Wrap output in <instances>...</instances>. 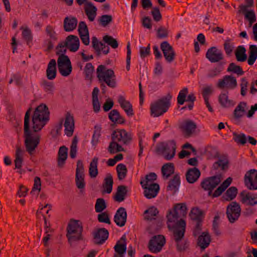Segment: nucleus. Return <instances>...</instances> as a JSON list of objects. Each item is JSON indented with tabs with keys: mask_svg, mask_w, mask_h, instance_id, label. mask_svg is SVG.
<instances>
[{
	"mask_svg": "<svg viewBox=\"0 0 257 257\" xmlns=\"http://www.w3.org/2000/svg\"><path fill=\"white\" fill-rule=\"evenodd\" d=\"M57 63L60 73L63 76H69L72 72V67L68 56L63 54L60 55L57 60Z\"/></svg>",
	"mask_w": 257,
	"mask_h": 257,
	"instance_id": "obj_6",
	"label": "nucleus"
},
{
	"mask_svg": "<svg viewBox=\"0 0 257 257\" xmlns=\"http://www.w3.org/2000/svg\"><path fill=\"white\" fill-rule=\"evenodd\" d=\"M118 102L128 116H132L134 115V113L133 112L132 105L130 101L126 100L122 95H119L118 96Z\"/></svg>",
	"mask_w": 257,
	"mask_h": 257,
	"instance_id": "obj_28",
	"label": "nucleus"
},
{
	"mask_svg": "<svg viewBox=\"0 0 257 257\" xmlns=\"http://www.w3.org/2000/svg\"><path fill=\"white\" fill-rule=\"evenodd\" d=\"M113 181L112 175L108 174L104 180L103 184V192L109 194L112 190Z\"/></svg>",
	"mask_w": 257,
	"mask_h": 257,
	"instance_id": "obj_38",
	"label": "nucleus"
},
{
	"mask_svg": "<svg viewBox=\"0 0 257 257\" xmlns=\"http://www.w3.org/2000/svg\"><path fill=\"white\" fill-rule=\"evenodd\" d=\"M107 149L108 151L111 154L124 151L121 145L117 141H114V140H112L110 142Z\"/></svg>",
	"mask_w": 257,
	"mask_h": 257,
	"instance_id": "obj_43",
	"label": "nucleus"
},
{
	"mask_svg": "<svg viewBox=\"0 0 257 257\" xmlns=\"http://www.w3.org/2000/svg\"><path fill=\"white\" fill-rule=\"evenodd\" d=\"M227 93H221L218 97L219 102L223 107H229L234 105L233 101L228 99Z\"/></svg>",
	"mask_w": 257,
	"mask_h": 257,
	"instance_id": "obj_45",
	"label": "nucleus"
},
{
	"mask_svg": "<svg viewBox=\"0 0 257 257\" xmlns=\"http://www.w3.org/2000/svg\"><path fill=\"white\" fill-rule=\"evenodd\" d=\"M111 140L117 141L121 145H127L131 142L132 137L131 134L127 133L125 130L117 129L112 133Z\"/></svg>",
	"mask_w": 257,
	"mask_h": 257,
	"instance_id": "obj_10",
	"label": "nucleus"
},
{
	"mask_svg": "<svg viewBox=\"0 0 257 257\" xmlns=\"http://www.w3.org/2000/svg\"><path fill=\"white\" fill-rule=\"evenodd\" d=\"M233 136V140L238 144L244 145L247 142V137L243 133L238 134L234 132Z\"/></svg>",
	"mask_w": 257,
	"mask_h": 257,
	"instance_id": "obj_52",
	"label": "nucleus"
},
{
	"mask_svg": "<svg viewBox=\"0 0 257 257\" xmlns=\"http://www.w3.org/2000/svg\"><path fill=\"white\" fill-rule=\"evenodd\" d=\"M103 41L105 43H106L108 45H109L113 49L117 48L118 46L117 40L111 36H104L103 37Z\"/></svg>",
	"mask_w": 257,
	"mask_h": 257,
	"instance_id": "obj_54",
	"label": "nucleus"
},
{
	"mask_svg": "<svg viewBox=\"0 0 257 257\" xmlns=\"http://www.w3.org/2000/svg\"><path fill=\"white\" fill-rule=\"evenodd\" d=\"M206 57L211 63H215L223 60V55L221 50L212 47L207 50Z\"/></svg>",
	"mask_w": 257,
	"mask_h": 257,
	"instance_id": "obj_17",
	"label": "nucleus"
},
{
	"mask_svg": "<svg viewBox=\"0 0 257 257\" xmlns=\"http://www.w3.org/2000/svg\"><path fill=\"white\" fill-rule=\"evenodd\" d=\"M182 217L175 211L174 209L169 210V213L167 215L168 227L170 229L171 227L177 226V223Z\"/></svg>",
	"mask_w": 257,
	"mask_h": 257,
	"instance_id": "obj_25",
	"label": "nucleus"
},
{
	"mask_svg": "<svg viewBox=\"0 0 257 257\" xmlns=\"http://www.w3.org/2000/svg\"><path fill=\"white\" fill-rule=\"evenodd\" d=\"M236 60L238 62H244L247 59L246 49L243 46H239L235 51Z\"/></svg>",
	"mask_w": 257,
	"mask_h": 257,
	"instance_id": "obj_40",
	"label": "nucleus"
},
{
	"mask_svg": "<svg viewBox=\"0 0 257 257\" xmlns=\"http://www.w3.org/2000/svg\"><path fill=\"white\" fill-rule=\"evenodd\" d=\"M33 115L36 117L38 115L39 118H45L48 121L50 119V112L48 107L44 103H41L35 108Z\"/></svg>",
	"mask_w": 257,
	"mask_h": 257,
	"instance_id": "obj_23",
	"label": "nucleus"
},
{
	"mask_svg": "<svg viewBox=\"0 0 257 257\" xmlns=\"http://www.w3.org/2000/svg\"><path fill=\"white\" fill-rule=\"evenodd\" d=\"M174 209L179 214L181 217L186 216L187 214V207L185 203H178L176 204L174 207Z\"/></svg>",
	"mask_w": 257,
	"mask_h": 257,
	"instance_id": "obj_55",
	"label": "nucleus"
},
{
	"mask_svg": "<svg viewBox=\"0 0 257 257\" xmlns=\"http://www.w3.org/2000/svg\"><path fill=\"white\" fill-rule=\"evenodd\" d=\"M174 164L171 163H168L164 165L162 168V173L165 179H167L172 174L174 173Z\"/></svg>",
	"mask_w": 257,
	"mask_h": 257,
	"instance_id": "obj_39",
	"label": "nucleus"
},
{
	"mask_svg": "<svg viewBox=\"0 0 257 257\" xmlns=\"http://www.w3.org/2000/svg\"><path fill=\"white\" fill-rule=\"evenodd\" d=\"M180 184V176L178 174H176L168 182V185L167 186V190L173 191L175 193L178 191Z\"/></svg>",
	"mask_w": 257,
	"mask_h": 257,
	"instance_id": "obj_36",
	"label": "nucleus"
},
{
	"mask_svg": "<svg viewBox=\"0 0 257 257\" xmlns=\"http://www.w3.org/2000/svg\"><path fill=\"white\" fill-rule=\"evenodd\" d=\"M144 213L147 214L145 219L148 220H151L154 219V217L159 213V211L157 208L153 206L145 210Z\"/></svg>",
	"mask_w": 257,
	"mask_h": 257,
	"instance_id": "obj_50",
	"label": "nucleus"
},
{
	"mask_svg": "<svg viewBox=\"0 0 257 257\" xmlns=\"http://www.w3.org/2000/svg\"><path fill=\"white\" fill-rule=\"evenodd\" d=\"M68 156V149L64 146L61 147L59 148L58 154V166L62 168L63 167L65 163V161L67 158Z\"/></svg>",
	"mask_w": 257,
	"mask_h": 257,
	"instance_id": "obj_33",
	"label": "nucleus"
},
{
	"mask_svg": "<svg viewBox=\"0 0 257 257\" xmlns=\"http://www.w3.org/2000/svg\"><path fill=\"white\" fill-rule=\"evenodd\" d=\"M43 87L44 91L47 93H52L54 89V84L52 82L48 81L46 80H43L41 83Z\"/></svg>",
	"mask_w": 257,
	"mask_h": 257,
	"instance_id": "obj_58",
	"label": "nucleus"
},
{
	"mask_svg": "<svg viewBox=\"0 0 257 257\" xmlns=\"http://www.w3.org/2000/svg\"><path fill=\"white\" fill-rule=\"evenodd\" d=\"M96 75L99 82L105 83L112 88L116 87V76L111 69H107L105 65H100L96 69Z\"/></svg>",
	"mask_w": 257,
	"mask_h": 257,
	"instance_id": "obj_3",
	"label": "nucleus"
},
{
	"mask_svg": "<svg viewBox=\"0 0 257 257\" xmlns=\"http://www.w3.org/2000/svg\"><path fill=\"white\" fill-rule=\"evenodd\" d=\"M228 162L227 159H219L217 162H215L213 165V168L215 170H217L219 168H221V170H223L228 168Z\"/></svg>",
	"mask_w": 257,
	"mask_h": 257,
	"instance_id": "obj_56",
	"label": "nucleus"
},
{
	"mask_svg": "<svg viewBox=\"0 0 257 257\" xmlns=\"http://www.w3.org/2000/svg\"><path fill=\"white\" fill-rule=\"evenodd\" d=\"M46 32L52 41L57 40V34L52 26L48 25L46 28Z\"/></svg>",
	"mask_w": 257,
	"mask_h": 257,
	"instance_id": "obj_64",
	"label": "nucleus"
},
{
	"mask_svg": "<svg viewBox=\"0 0 257 257\" xmlns=\"http://www.w3.org/2000/svg\"><path fill=\"white\" fill-rule=\"evenodd\" d=\"M232 178H227L223 183L215 190L212 195L213 198L220 196L222 193L227 188L232 182Z\"/></svg>",
	"mask_w": 257,
	"mask_h": 257,
	"instance_id": "obj_35",
	"label": "nucleus"
},
{
	"mask_svg": "<svg viewBox=\"0 0 257 257\" xmlns=\"http://www.w3.org/2000/svg\"><path fill=\"white\" fill-rule=\"evenodd\" d=\"M241 213V208L239 203L235 201L231 202L226 208V214L230 223L237 221Z\"/></svg>",
	"mask_w": 257,
	"mask_h": 257,
	"instance_id": "obj_8",
	"label": "nucleus"
},
{
	"mask_svg": "<svg viewBox=\"0 0 257 257\" xmlns=\"http://www.w3.org/2000/svg\"><path fill=\"white\" fill-rule=\"evenodd\" d=\"M199 170L196 168H190L186 173V178L187 181L190 184H193L196 182L200 176Z\"/></svg>",
	"mask_w": 257,
	"mask_h": 257,
	"instance_id": "obj_26",
	"label": "nucleus"
},
{
	"mask_svg": "<svg viewBox=\"0 0 257 257\" xmlns=\"http://www.w3.org/2000/svg\"><path fill=\"white\" fill-rule=\"evenodd\" d=\"M142 188L144 189V194L147 199H152L156 197L160 190L159 185L157 183L150 184H144L140 182Z\"/></svg>",
	"mask_w": 257,
	"mask_h": 257,
	"instance_id": "obj_14",
	"label": "nucleus"
},
{
	"mask_svg": "<svg viewBox=\"0 0 257 257\" xmlns=\"http://www.w3.org/2000/svg\"><path fill=\"white\" fill-rule=\"evenodd\" d=\"M94 131L92 136L91 144L93 146H95L99 141V138L100 136L101 127L95 126L94 127Z\"/></svg>",
	"mask_w": 257,
	"mask_h": 257,
	"instance_id": "obj_62",
	"label": "nucleus"
},
{
	"mask_svg": "<svg viewBox=\"0 0 257 257\" xmlns=\"http://www.w3.org/2000/svg\"><path fill=\"white\" fill-rule=\"evenodd\" d=\"M236 78L231 75H225L222 79H219L217 87L220 89L226 88L230 89H234L237 86Z\"/></svg>",
	"mask_w": 257,
	"mask_h": 257,
	"instance_id": "obj_13",
	"label": "nucleus"
},
{
	"mask_svg": "<svg viewBox=\"0 0 257 257\" xmlns=\"http://www.w3.org/2000/svg\"><path fill=\"white\" fill-rule=\"evenodd\" d=\"M106 207V205L104 199L98 198L96 200L95 205V209L96 212L99 213L102 212Z\"/></svg>",
	"mask_w": 257,
	"mask_h": 257,
	"instance_id": "obj_59",
	"label": "nucleus"
},
{
	"mask_svg": "<svg viewBox=\"0 0 257 257\" xmlns=\"http://www.w3.org/2000/svg\"><path fill=\"white\" fill-rule=\"evenodd\" d=\"M211 241V238L208 232H203L198 236L197 239V245L202 249L207 248Z\"/></svg>",
	"mask_w": 257,
	"mask_h": 257,
	"instance_id": "obj_29",
	"label": "nucleus"
},
{
	"mask_svg": "<svg viewBox=\"0 0 257 257\" xmlns=\"http://www.w3.org/2000/svg\"><path fill=\"white\" fill-rule=\"evenodd\" d=\"M118 178L119 180H123L126 176L127 170L123 164H119L116 168Z\"/></svg>",
	"mask_w": 257,
	"mask_h": 257,
	"instance_id": "obj_47",
	"label": "nucleus"
},
{
	"mask_svg": "<svg viewBox=\"0 0 257 257\" xmlns=\"http://www.w3.org/2000/svg\"><path fill=\"white\" fill-rule=\"evenodd\" d=\"M24 152V150H22L20 147L19 146H16V159L15 160V167L16 168L20 169L22 167Z\"/></svg>",
	"mask_w": 257,
	"mask_h": 257,
	"instance_id": "obj_44",
	"label": "nucleus"
},
{
	"mask_svg": "<svg viewBox=\"0 0 257 257\" xmlns=\"http://www.w3.org/2000/svg\"><path fill=\"white\" fill-rule=\"evenodd\" d=\"M202 211L198 208H193L190 213V216L192 220L202 221Z\"/></svg>",
	"mask_w": 257,
	"mask_h": 257,
	"instance_id": "obj_48",
	"label": "nucleus"
},
{
	"mask_svg": "<svg viewBox=\"0 0 257 257\" xmlns=\"http://www.w3.org/2000/svg\"><path fill=\"white\" fill-rule=\"evenodd\" d=\"M219 219L220 216L218 214H217L214 217L212 222V229L214 233L216 236H219L221 234V231L219 229Z\"/></svg>",
	"mask_w": 257,
	"mask_h": 257,
	"instance_id": "obj_51",
	"label": "nucleus"
},
{
	"mask_svg": "<svg viewBox=\"0 0 257 257\" xmlns=\"http://www.w3.org/2000/svg\"><path fill=\"white\" fill-rule=\"evenodd\" d=\"M179 128L187 137H190L195 132L197 124L191 119H185L179 123Z\"/></svg>",
	"mask_w": 257,
	"mask_h": 257,
	"instance_id": "obj_15",
	"label": "nucleus"
},
{
	"mask_svg": "<svg viewBox=\"0 0 257 257\" xmlns=\"http://www.w3.org/2000/svg\"><path fill=\"white\" fill-rule=\"evenodd\" d=\"M160 48L167 62H172L174 60L176 55L172 46L167 41H164L161 44Z\"/></svg>",
	"mask_w": 257,
	"mask_h": 257,
	"instance_id": "obj_16",
	"label": "nucleus"
},
{
	"mask_svg": "<svg viewBox=\"0 0 257 257\" xmlns=\"http://www.w3.org/2000/svg\"><path fill=\"white\" fill-rule=\"evenodd\" d=\"M75 183L78 189H84L85 186L84 181V175H75Z\"/></svg>",
	"mask_w": 257,
	"mask_h": 257,
	"instance_id": "obj_61",
	"label": "nucleus"
},
{
	"mask_svg": "<svg viewBox=\"0 0 257 257\" xmlns=\"http://www.w3.org/2000/svg\"><path fill=\"white\" fill-rule=\"evenodd\" d=\"M49 121L46 120L45 118H40L38 116L37 117L32 115V131L34 133L40 132L48 123Z\"/></svg>",
	"mask_w": 257,
	"mask_h": 257,
	"instance_id": "obj_24",
	"label": "nucleus"
},
{
	"mask_svg": "<svg viewBox=\"0 0 257 257\" xmlns=\"http://www.w3.org/2000/svg\"><path fill=\"white\" fill-rule=\"evenodd\" d=\"M127 213L125 209L120 207L116 211L114 216V221L116 225L120 227L124 226L126 222Z\"/></svg>",
	"mask_w": 257,
	"mask_h": 257,
	"instance_id": "obj_21",
	"label": "nucleus"
},
{
	"mask_svg": "<svg viewBox=\"0 0 257 257\" xmlns=\"http://www.w3.org/2000/svg\"><path fill=\"white\" fill-rule=\"evenodd\" d=\"M64 125L66 135L69 137H71L74 132V120L73 116L69 112L66 114Z\"/></svg>",
	"mask_w": 257,
	"mask_h": 257,
	"instance_id": "obj_22",
	"label": "nucleus"
},
{
	"mask_svg": "<svg viewBox=\"0 0 257 257\" xmlns=\"http://www.w3.org/2000/svg\"><path fill=\"white\" fill-rule=\"evenodd\" d=\"M94 70V68L91 63H86L84 69V72L86 79H91Z\"/></svg>",
	"mask_w": 257,
	"mask_h": 257,
	"instance_id": "obj_53",
	"label": "nucleus"
},
{
	"mask_svg": "<svg viewBox=\"0 0 257 257\" xmlns=\"http://www.w3.org/2000/svg\"><path fill=\"white\" fill-rule=\"evenodd\" d=\"M115 251L122 257L126 250V236L125 235L122 236L120 239L118 240L114 247Z\"/></svg>",
	"mask_w": 257,
	"mask_h": 257,
	"instance_id": "obj_27",
	"label": "nucleus"
},
{
	"mask_svg": "<svg viewBox=\"0 0 257 257\" xmlns=\"http://www.w3.org/2000/svg\"><path fill=\"white\" fill-rule=\"evenodd\" d=\"M222 70L223 67L221 66L214 67L208 70L207 76L210 78H214L219 76Z\"/></svg>",
	"mask_w": 257,
	"mask_h": 257,
	"instance_id": "obj_57",
	"label": "nucleus"
},
{
	"mask_svg": "<svg viewBox=\"0 0 257 257\" xmlns=\"http://www.w3.org/2000/svg\"><path fill=\"white\" fill-rule=\"evenodd\" d=\"M176 143L174 140L161 143L157 147L158 154L162 155L166 160L173 159L176 154Z\"/></svg>",
	"mask_w": 257,
	"mask_h": 257,
	"instance_id": "obj_5",
	"label": "nucleus"
},
{
	"mask_svg": "<svg viewBox=\"0 0 257 257\" xmlns=\"http://www.w3.org/2000/svg\"><path fill=\"white\" fill-rule=\"evenodd\" d=\"M109 119L113 122L118 124H123L125 119L117 109H112L108 113Z\"/></svg>",
	"mask_w": 257,
	"mask_h": 257,
	"instance_id": "obj_34",
	"label": "nucleus"
},
{
	"mask_svg": "<svg viewBox=\"0 0 257 257\" xmlns=\"http://www.w3.org/2000/svg\"><path fill=\"white\" fill-rule=\"evenodd\" d=\"M77 20L73 17H67L64 20V29L66 32H71L75 29Z\"/></svg>",
	"mask_w": 257,
	"mask_h": 257,
	"instance_id": "obj_30",
	"label": "nucleus"
},
{
	"mask_svg": "<svg viewBox=\"0 0 257 257\" xmlns=\"http://www.w3.org/2000/svg\"><path fill=\"white\" fill-rule=\"evenodd\" d=\"M92 234L94 243L96 244H102L107 239L109 232L105 228H101L95 230Z\"/></svg>",
	"mask_w": 257,
	"mask_h": 257,
	"instance_id": "obj_18",
	"label": "nucleus"
},
{
	"mask_svg": "<svg viewBox=\"0 0 257 257\" xmlns=\"http://www.w3.org/2000/svg\"><path fill=\"white\" fill-rule=\"evenodd\" d=\"M84 10L89 20L91 22L93 21L96 16V8L91 2H88L85 4Z\"/></svg>",
	"mask_w": 257,
	"mask_h": 257,
	"instance_id": "obj_32",
	"label": "nucleus"
},
{
	"mask_svg": "<svg viewBox=\"0 0 257 257\" xmlns=\"http://www.w3.org/2000/svg\"><path fill=\"white\" fill-rule=\"evenodd\" d=\"M31 111L32 107H30L26 111L24 117V124L25 145L26 151L30 155L33 154L40 141V135L35 134L33 136L30 130V114Z\"/></svg>",
	"mask_w": 257,
	"mask_h": 257,
	"instance_id": "obj_1",
	"label": "nucleus"
},
{
	"mask_svg": "<svg viewBox=\"0 0 257 257\" xmlns=\"http://www.w3.org/2000/svg\"><path fill=\"white\" fill-rule=\"evenodd\" d=\"M127 193V187L124 185H119L117 187V191L114 196V200L117 202L123 201Z\"/></svg>",
	"mask_w": 257,
	"mask_h": 257,
	"instance_id": "obj_37",
	"label": "nucleus"
},
{
	"mask_svg": "<svg viewBox=\"0 0 257 257\" xmlns=\"http://www.w3.org/2000/svg\"><path fill=\"white\" fill-rule=\"evenodd\" d=\"M77 143L78 139L77 137L75 136L73 139L70 151V156L72 159L75 158L76 156Z\"/></svg>",
	"mask_w": 257,
	"mask_h": 257,
	"instance_id": "obj_60",
	"label": "nucleus"
},
{
	"mask_svg": "<svg viewBox=\"0 0 257 257\" xmlns=\"http://www.w3.org/2000/svg\"><path fill=\"white\" fill-rule=\"evenodd\" d=\"M83 226L79 220L71 219L67 227L66 236L71 244L77 241L83 239Z\"/></svg>",
	"mask_w": 257,
	"mask_h": 257,
	"instance_id": "obj_4",
	"label": "nucleus"
},
{
	"mask_svg": "<svg viewBox=\"0 0 257 257\" xmlns=\"http://www.w3.org/2000/svg\"><path fill=\"white\" fill-rule=\"evenodd\" d=\"M172 98V94L168 93L165 96L152 103L150 105L151 115L158 117L166 112L171 106Z\"/></svg>",
	"mask_w": 257,
	"mask_h": 257,
	"instance_id": "obj_2",
	"label": "nucleus"
},
{
	"mask_svg": "<svg viewBox=\"0 0 257 257\" xmlns=\"http://www.w3.org/2000/svg\"><path fill=\"white\" fill-rule=\"evenodd\" d=\"M79 40L77 36L70 35L67 36L64 41L59 43V46L66 47L71 52L77 51L79 47Z\"/></svg>",
	"mask_w": 257,
	"mask_h": 257,
	"instance_id": "obj_11",
	"label": "nucleus"
},
{
	"mask_svg": "<svg viewBox=\"0 0 257 257\" xmlns=\"http://www.w3.org/2000/svg\"><path fill=\"white\" fill-rule=\"evenodd\" d=\"M237 193V189L236 187L231 186L226 190L223 197L226 201H231L236 197Z\"/></svg>",
	"mask_w": 257,
	"mask_h": 257,
	"instance_id": "obj_46",
	"label": "nucleus"
},
{
	"mask_svg": "<svg viewBox=\"0 0 257 257\" xmlns=\"http://www.w3.org/2000/svg\"><path fill=\"white\" fill-rule=\"evenodd\" d=\"M240 196L241 202L246 205L253 206L257 204V194L242 191Z\"/></svg>",
	"mask_w": 257,
	"mask_h": 257,
	"instance_id": "obj_20",
	"label": "nucleus"
},
{
	"mask_svg": "<svg viewBox=\"0 0 257 257\" xmlns=\"http://www.w3.org/2000/svg\"><path fill=\"white\" fill-rule=\"evenodd\" d=\"M56 62L55 59H51L48 63L46 70V76L49 80H53L56 76Z\"/></svg>",
	"mask_w": 257,
	"mask_h": 257,
	"instance_id": "obj_31",
	"label": "nucleus"
},
{
	"mask_svg": "<svg viewBox=\"0 0 257 257\" xmlns=\"http://www.w3.org/2000/svg\"><path fill=\"white\" fill-rule=\"evenodd\" d=\"M112 21V17L111 15H103L101 16L99 19L100 24L103 26L105 27L108 25Z\"/></svg>",
	"mask_w": 257,
	"mask_h": 257,
	"instance_id": "obj_63",
	"label": "nucleus"
},
{
	"mask_svg": "<svg viewBox=\"0 0 257 257\" xmlns=\"http://www.w3.org/2000/svg\"><path fill=\"white\" fill-rule=\"evenodd\" d=\"M244 184L250 190L257 189V170L251 169L244 176Z\"/></svg>",
	"mask_w": 257,
	"mask_h": 257,
	"instance_id": "obj_12",
	"label": "nucleus"
},
{
	"mask_svg": "<svg viewBox=\"0 0 257 257\" xmlns=\"http://www.w3.org/2000/svg\"><path fill=\"white\" fill-rule=\"evenodd\" d=\"M221 182V176L215 175L205 178L200 184L202 188L205 191H208V196H212L214 190Z\"/></svg>",
	"mask_w": 257,
	"mask_h": 257,
	"instance_id": "obj_7",
	"label": "nucleus"
},
{
	"mask_svg": "<svg viewBox=\"0 0 257 257\" xmlns=\"http://www.w3.org/2000/svg\"><path fill=\"white\" fill-rule=\"evenodd\" d=\"M247 63L249 65H252L257 59V46L250 45L249 47Z\"/></svg>",
	"mask_w": 257,
	"mask_h": 257,
	"instance_id": "obj_41",
	"label": "nucleus"
},
{
	"mask_svg": "<svg viewBox=\"0 0 257 257\" xmlns=\"http://www.w3.org/2000/svg\"><path fill=\"white\" fill-rule=\"evenodd\" d=\"M165 244V238L163 235H157L153 236L150 240L148 247L153 253L160 252Z\"/></svg>",
	"mask_w": 257,
	"mask_h": 257,
	"instance_id": "obj_9",
	"label": "nucleus"
},
{
	"mask_svg": "<svg viewBox=\"0 0 257 257\" xmlns=\"http://www.w3.org/2000/svg\"><path fill=\"white\" fill-rule=\"evenodd\" d=\"M227 71L232 72L238 76L242 75L244 73L242 68L240 66L236 65L234 63L229 64L227 69Z\"/></svg>",
	"mask_w": 257,
	"mask_h": 257,
	"instance_id": "obj_49",
	"label": "nucleus"
},
{
	"mask_svg": "<svg viewBox=\"0 0 257 257\" xmlns=\"http://www.w3.org/2000/svg\"><path fill=\"white\" fill-rule=\"evenodd\" d=\"M98 158L97 157H94L90 163L89 174L91 178H95L98 175Z\"/></svg>",
	"mask_w": 257,
	"mask_h": 257,
	"instance_id": "obj_42",
	"label": "nucleus"
},
{
	"mask_svg": "<svg viewBox=\"0 0 257 257\" xmlns=\"http://www.w3.org/2000/svg\"><path fill=\"white\" fill-rule=\"evenodd\" d=\"M185 227L186 222L183 219H180L177 223V226L171 227V229H173V235L175 241H179L180 240H181L183 238L185 231Z\"/></svg>",
	"mask_w": 257,
	"mask_h": 257,
	"instance_id": "obj_19",
	"label": "nucleus"
}]
</instances>
